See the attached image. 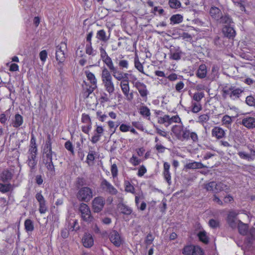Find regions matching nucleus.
Masks as SVG:
<instances>
[{"label":"nucleus","instance_id":"obj_1","mask_svg":"<svg viewBox=\"0 0 255 255\" xmlns=\"http://www.w3.org/2000/svg\"><path fill=\"white\" fill-rule=\"evenodd\" d=\"M171 131L177 139L181 141L188 140L191 139L196 142L198 140V136L195 132H191L187 127L183 126L174 125L172 127Z\"/></svg>","mask_w":255,"mask_h":255},{"label":"nucleus","instance_id":"obj_2","mask_svg":"<svg viewBox=\"0 0 255 255\" xmlns=\"http://www.w3.org/2000/svg\"><path fill=\"white\" fill-rule=\"evenodd\" d=\"M102 84L105 90L109 95H112L115 91V87L113 81V78L109 70L104 67L101 73Z\"/></svg>","mask_w":255,"mask_h":255},{"label":"nucleus","instance_id":"obj_3","mask_svg":"<svg viewBox=\"0 0 255 255\" xmlns=\"http://www.w3.org/2000/svg\"><path fill=\"white\" fill-rule=\"evenodd\" d=\"M66 49L67 44L65 42L60 43L56 47L55 58L58 61L57 70L60 73L62 72L63 63L66 59L65 51Z\"/></svg>","mask_w":255,"mask_h":255},{"label":"nucleus","instance_id":"obj_4","mask_svg":"<svg viewBox=\"0 0 255 255\" xmlns=\"http://www.w3.org/2000/svg\"><path fill=\"white\" fill-rule=\"evenodd\" d=\"M53 154L55 155V153L52 151V149H43L42 159L43 163L45 164L47 169L52 172H54L55 171L52 161Z\"/></svg>","mask_w":255,"mask_h":255},{"label":"nucleus","instance_id":"obj_5","mask_svg":"<svg viewBox=\"0 0 255 255\" xmlns=\"http://www.w3.org/2000/svg\"><path fill=\"white\" fill-rule=\"evenodd\" d=\"M223 92V96L224 98H226V96L228 95L231 99L235 100L240 98L241 94L243 92V90L241 88L231 86L230 87L226 86L224 87Z\"/></svg>","mask_w":255,"mask_h":255},{"label":"nucleus","instance_id":"obj_6","mask_svg":"<svg viewBox=\"0 0 255 255\" xmlns=\"http://www.w3.org/2000/svg\"><path fill=\"white\" fill-rule=\"evenodd\" d=\"M93 196V190L88 187H81L77 194V198L79 201L85 202L90 201Z\"/></svg>","mask_w":255,"mask_h":255},{"label":"nucleus","instance_id":"obj_7","mask_svg":"<svg viewBox=\"0 0 255 255\" xmlns=\"http://www.w3.org/2000/svg\"><path fill=\"white\" fill-rule=\"evenodd\" d=\"M79 211L81 214V218L84 221L88 223L93 222L94 217L92 215L90 209L87 204L84 203H81Z\"/></svg>","mask_w":255,"mask_h":255},{"label":"nucleus","instance_id":"obj_8","mask_svg":"<svg viewBox=\"0 0 255 255\" xmlns=\"http://www.w3.org/2000/svg\"><path fill=\"white\" fill-rule=\"evenodd\" d=\"M105 205V198L102 196L95 197L92 202V208L94 213L102 211Z\"/></svg>","mask_w":255,"mask_h":255},{"label":"nucleus","instance_id":"obj_9","mask_svg":"<svg viewBox=\"0 0 255 255\" xmlns=\"http://www.w3.org/2000/svg\"><path fill=\"white\" fill-rule=\"evenodd\" d=\"M182 52L178 46L171 45L169 47V58L174 60H179L181 58Z\"/></svg>","mask_w":255,"mask_h":255},{"label":"nucleus","instance_id":"obj_10","mask_svg":"<svg viewBox=\"0 0 255 255\" xmlns=\"http://www.w3.org/2000/svg\"><path fill=\"white\" fill-rule=\"evenodd\" d=\"M101 188L112 195H116L118 190L106 179H103L100 184Z\"/></svg>","mask_w":255,"mask_h":255},{"label":"nucleus","instance_id":"obj_11","mask_svg":"<svg viewBox=\"0 0 255 255\" xmlns=\"http://www.w3.org/2000/svg\"><path fill=\"white\" fill-rule=\"evenodd\" d=\"M109 238L112 244L116 247H120L122 243V240L119 233L115 230L111 231L109 235Z\"/></svg>","mask_w":255,"mask_h":255},{"label":"nucleus","instance_id":"obj_12","mask_svg":"<svg viewBox=\"0 0 255 255\" xmlns=\"http://www.w3.org/2000/svg\"><path fill=\"white\" fill-rule=\"evenodd\" d=\"M241 124L249 129L255 128V118L246 116L242 120Z\"/></svg>","mask_w":255,"mask_h":255},{"label":"nucleus","instance_id":"obj_13","mask_svg":"<svg viewBox=\"0 0 255 255\" xmlns=\"http://www.w3.org/2000/svg\"><path fill=\"white\" fill-rule=\"evenodd\" d=\"M133 85L137 89L141 97L146 98L148 94V91L146 85L144 83L139 81H137L136 82H133Z\"/></svg>","mask_w":255,"mask_h":255},{"label":"nucleus","instance_id":"obj_14","mask_svg":"<svg viewBox=\"0 0 255 255\" xmlns=\"http://www.w3.org/2000/svg\"><path fill=\"white\" fill-rule=\"evenodd\" d=\"M236 218V214L234 212H230L227 217V222L229 225L233 229L236 228L238 227L239 223L240 222Z\"/></svg>","mask_w":255,"mask_h":255},{"label":"nucleus","instance_id":"obj_15","mask_svg":"<svg viewBox=\"0 0 255 255\" xmlns=\"http://www.w3.org/2000/svg\"><path fill=\"white\" fill-rule=\"evenodd\" d=\"M83 246L87 248H90L94 244V240L90 234L85 233L82 239Z\"/></svg>","mask_w":255,"mask_h":255},{"label":"nucleus","instance_id":"obj_16","mask_svg":"<svg viewBox=\"0 0 255 255\" xmlns=\"http://www.w3.org/2000/svg\"><path fill=\"white\" fill-rule=\"evenodd\" d=\"M225 134L224 130L219 127H215L212 129V136L216 137L217 139L223 138Z\"/></svg>","mask_w":255,"mask_h":255},{"label":"nucleus","instance_id":"obj_17","mask_svg":"<svg viewBox=\"0 0 255 255\" xmlns=\"http://www.w3.org/2000/svg\"><path fill=\"white\" fill-rule=\"evenodd\" d=\"M222 14L221 10L216 6H212L210 10V14L211 16L215 19L217 21L220 18V16Z\"/></svg>","mask_w":255,"mask_h":255},{"label":"nucleus","instance_id":"obj_18","mask_svg":"<svg viewBox=\"0 0 255 255\" xmlns=\"http://www.w3.org/2000/svg\"><path fill=\"white\" fill-rule=\"evenodd\" d=\"M223 32L224 35L228 38H233L236 35V31L231 26H226L223 28Z\"/></svg>","mask_w":255,"mask_h":255},{"label":"nucleus","instance_id":"obj_19","mask_svg":"<svg viewBox=\"0 0 255 255\" xmlns=\"http://www.w3.org/2000/svg\"><path fill=\"white\" fill-rule=\"evenodd\" d=\"M120 87L122 91L126 97H128L129 92V86L128 84V80H124L120 83Z\"/></svg>","mask_w":255,"mask_h":255},{"label":"nucleus","instance_id":"obj_20","mask_svg":"<svg viewBox=\"0 0 255 255\" xmlns=\"http://www.w3.org/2000/svg\"><path fill=\"white\" fill-rule=\"evenodd\" d=\"M118 208L120 209L121 213L125 215H129L132 212V210L130 207L124 203L119 204Z\"/></svg>","mask_w":255,"mask_h":255},{"label":"nucleus","instance_id":"obj_21","mask_svg":"<svg viewBox=\"0 0 255 255\" xmlns=\"http://www.w3.org/2000/svg\"><path fill=\"white\" fill-rule=\"evenodd\" d=\"M254 241H255V228H252L250 229L249 234L245 242L248 246H251Z\"/></svg>","mask_w":255,"mask_h":255},{"label":"nucleus","instance_id":"obj_22","mask_svg":"<svg viewBox=\"0 0 255 255\" xmlns=\"http://www.w3.org/2000/svg\"><path fill=\"white\" fill-rule=\"evenodd\" d=\"M111 72L112 73V75L118 81L124 80L123 77V72L120 71H119L118 68L116 67H113L111 70Z\"/></svg>","mask_w":255,"mask_h":255},{"label":"nucleus","instance_id":"obj_23","mask_svg":"<svg viewBox=\"0 0 255 255\" xmlns=\"http://www.w3.org/2000/svg\"><path fill=\"white\" fill-rule=\"evenodd\" d=\"M96 37L102 41L107 42L110 39V34L107 35L106 31L104 29H101L97 32Z\"/></svg>","mask_w":255,"mask_h":255},{"label":"nucleus","instance_id":"obj_24","mask_svg":"<svg viewBox=\"0 0 255 255\" xmlns=\"http://www.w3.org/2000/svg\"><path fill=\"white\" fill-rule=\"evenodd\" d=\"M207 75V67L205 64L201 65L196 73V75L198 77L202 79L205 78Z\"/></svg>","mask_w":255,"mask_h":255},{"label":"nucleus","instance_id":"obj_25","mask_svg":"<svg viewBox=\"0 0 255 255\" xmlns=\"http://www.w3.org/2000/svg\"><path fill=\"white\" fill-rule=\"evenodd\" d=\"M217 22L219 23L230 24L232 22V18L228 14L223 15L222 14L218 19Z\"/></svg>","mask_w":255,"mask_h":255},{"label":"nucleus","instance_id":"obj_26","mask_svg":"<svg viewBox=\"0 0 255 255\" xmlns=\"http://www.w3.org/2000/svg\"><path fill=\"white\" fill-rule=\"evenodd\" d=\"M22 123V117L18 114H16L14 117V120L12 123V126L14 128H17L21 126Z\"/></svg>","mask_w":255,"mask_h":255},{"label":"nucleus","instance_id":"obj_27","mask_svg":"<svg viewBox=\"0 0 255 255\" xmlns=\"http://www.w3.org/2000/svg\"><path fill=\"white\" fill-rule=\"evenodd\" d=\"M238 231L240 234L245 235L248 230V225L241 221H240L238 226Z\"/></svg>","mask_w":255,"mask_h":255},{"label":"nucleus","instance_id":"obj_28","mask_svg":"<svg viewBox=\"0 0 255 255\" xmlns=\"http://www.w3.org/2000/svg\"><path fill=\"white\" fill-rule=\"evenodd\" d=\"M12 177V173L8 170H4L1 174V178L3 182H7L11 180Z\"/></svg>","mask_w":255,"mask_h":255},{"label":"nucleus","instance_id":"obj_29","mask_svg":"<svg viewBox=\"0 0 255 255\" xmlns=\"http://www.w3.org/2000/svg\"><path fill=\"white\" fill-rule=\"evenodd\" d=\"M216 182L211 181L207 183H205L204 184V188L207 191L212 192L216 193Z\"/></svg>","mask_w":255,"mask_h":255},{"label":"nucleus","instance_id":"obj_30","mask_svg":"<svg viewBox=\"0 0 255 255\" xmlns=\"http://www.w3.org/2000/svg\"><path fill=\"white\" fill-rule=\"evenodd\" d=\"M88 80L90 82L91 85L97 86V80L93 73L89 71H85Z\"/></svg>","mask_w":255,"mask_h":255},{"label":"nucleus","instance_id":"obj_31","mask_svg":"<svg viewBox=\"0 0 255 255\" xmlns=\"http://www.w3.org/2000/svg\"><path fill=\"white\" fill-rule=\"evenodd\" d=\"M229 190V187H228L226 184L222 182L216 183V193H218L223 191H225L226 192H228Z\"/></svg>","mask_w":255,"mask_h":255},{"label":"nucleus","instance_id":"obj_32","mask_svg":"<svg viewBox=\"0 0 255 255\" xmlns=\"http://www.w3.org/2000/svg\"><path fill=\"white\" fill-rule=\"evenodd\" d=\"M238 154L240 158L244 159H247L248 161H252L254 160L255 157V154H253V152L251 154H249L243 151H240Z\"/></svg>","mask_w":255,"mask_h":255},{"label":"nucleus","instance_id":"obj_33","mask_svg":"<svg viewBox=\"0 0 255 255\" xmlns=\"http://www.w3.org/2000/svg\"><path fill=\"white\" fill-rule=\"evenodd\" d=\"M186 168L188 169H200L205 167V166L201 162H193L187 164Z\"/></svg>","mask_w":255,"mask_h":255},{"label":"nucleus","instance_id":"obj_34","mask_svg":"<svg viewBox=\"0 0 255 255\" xmlns=\"http://www.w3.org/2000/svg\"><path fill=\"white\" fill-rule=\"evenodd\" d=\"M171 23L178 24L182 22L183 16L179 14L173 15L170 18Z\"/></svg>","mask_w":255,"mask_h":255},{"label":"nucleus","instance_id":"obj_35","mask_svg":"<svg viewBox=\"0 0 255 255\" xmlns=\"http://www.w3.org/2000/svg\"><path fill=\"white\" fill-rule=\"evenodd\" d=\"M198 237L200 241L203 243L207 244L209 242V238L207 236L205 231H200L198 234Z\"/></svg>","mask_w":255,"mask_h":255},{"label":"nucleus","instance_id":"obj_36","mask_svg":"<svg viewBox=\"0 0 255 255\" xmlns=\"http://www.w3.org/2000/svg\"><path fill=\"white\" fill-rule=\"evenodd\" d=\"M27 163L30 168V172L34 173L36 170V165L37 164V160H27Z\"/></svg>","mask_w":255,"mask_h":255},{"label":"nucleus","instance_id":"obj_37","mask_svg":"<svg viewBox=\"0 0 255 255\" xmlns=\"http://www.w3.org/2000/svg\"><path fill=\"white\" fill-rule=\"evenodd\" d=\"M25 229L27 232H31L34 230L32 221L30 219H26L24 222Z\"/></svg>","mask_w":255,"mask_h":255},{"label":"nucleus","instance_id":"obj_38","mask_svg":"<svg viewBox=\"0 0 255 255\" xmlns=\"http://www.w3.org/2000/svg\"><path fill=\"white\" fill-rule=\"evenodd\" d=\"M134 67L139 71L140 72L144 74L143 71V67L141 63L139 62V58L137 56L134 58Z\"/></svg>","mask_w":255,"mask_h":255},{"label":"nucleus","instance_id":"obj_39","mask_svg":"<svg viewBox=\"0 0 255 255\" xmlns=\"http://www.w3.org/2000/svg\"><path fill=\"white\" fill-rule=\"evenodd\" d=\"M192 109L191 111L194 113H197L200 112L202 108V105L200 103L192 102Z\"/></svg>","mask_w":255,"mask_h":255},{"label":"nucleus","instance_id":"obj_40","mask_svg":"<svg viewBox=\"0 0 255 255\" xmlns=\"http://www.w3.org/2000/svg\"><path fill=\"white\" fill-rule=\"evenodd\" d=\"M139 113L144 117H149L150 112L149 109L146 106H141L139 109Z\"/></svg>","mask_w":255,"mask_h":255},{"label":"nucleus","instance_id":"obj_41","mask_svg":"<svg viewBox=\"0 0 255 255\" xmlns=\"http://www.w3.org/2000/svg\"><path fill=\"white\" fill-rule=\"evenodd\" d=\"M205 94L203 92H196L193 96L194 102L200 103V101L204 97Z\"/></svg>","mask_w":255,"mask_h":255},{"label":"nucleus","instance_id":"obj_42","mask_svg":"<svg viewBox=\"0 0 255 255\" xmlns=\"http://www.w3.org/2000/svg\"><path fill=\"white\" fill-rule=\"evenodd\" d=\"M102 61L107 66L110 70L115 67L112 60L109 56L102 59Z\"/></svg>","mask_w":255,"mask_h":255},{"label":"nucleus","instance_id":"obj_43","mask_svg":"<svg viewBox=\"0 0 255 255\" xmlns=\"http://www.w3.org/2000/svg\"><path fill=\"white\" fill-rule=\"evenodd\" d=\"M191 255H203L202 250L198 246L192 245Z\"/></svg>","mask_w":255,"mask_h":255},{"label":"nucleus","instance_id":"obj_44","mask_svg":"<svg viewBox=\"0 0 255 255\" xmlns=\"http://www.w3.org/2000/svg\"><path fill=\"white\" fill-rule=\"evenodd\" d=\"M85 50L86 54L89 55L95 56L96 54V51L93 48L92 44H87Z\"/></svg>","mask_w":255,"mask_h":255},{"label":"nucleus","instance_id":"obj_45","mask_svg":"<svg viewBox=\"0 0 255 255\" xmlns=\"http://www.w3.org/2000/svg\"><path fill=\"white\" fill-rule=\"evenodd\" d=\"M97 86L91 85L89 88L84 89V96L87 98L97 88Z\"/></svg>","mask_w":255,"mask_h":255},{"label":"nucleus","instance_id":"obj_46","mask_svg":"<svg viewBox=\"0 0 255 255\" xmlns=\"http://www.w3.org/2000/svg\"><path fill=\"white\" fill-rule=\"evenodd\" d=\"M169 4L172 8H178L181 7V2L178 0H169Z\"/></svg>","mask_w":255,"mask_h":255},{"label":"nucleus","instance_id":"obj_47","mask_svg":"<svg viewBox=\"0 0 255 255\" xmlns=\"http://www.w3.org/2000/svg\"><path fill=\"white\" fill-rule=\"evenodd\" d=\"M11 187L10 184H4L0 183V192L5 193L10 191Z\"/></svg>","mask_w":255,"mask_h":255},{"label":"nucleus","instance_id":"obj_48","mask_svg":"<svg viewBox=\"0 0 255 255\" xmlns=\"http://www.w3.org/2000/svg\"><path fill=\"white\" fill-rule=\"evenodd\" d=\"M210 117L207 114H203L200 115L198 117V120L197 122L201 124L202 125H204V123H207L209 120Z\"/></svg>","mask_w":255,"mask_h":255},{"label":"nucleus","instance_id":"obj_49","mask_svg":"<svg viewBox=\"0 0 255 255\" xmlns=\"http://www.w3.org/2000/svg\"><path fill=\"white\" fill-rule=\"evenodd\" d=\"M96 152L93 150H89L87 156V162L89 164L90 162H92L95 160V155Z\"/></svg>","mask_w":255,"mask_h":255},{"label":"nucleus","instance_id":"obj_50","mask_svg":"<svg viewBox=\"0 0 255 255\" xmlns=\"http://www.w3.org/2000/svg\"><path fill=\"white\" fill-rule=\"evenodd\" d=\"M64 146L67 150L69 151L72 153V155L74 154V147L72 142L70 141H67L65 143Z\"/></svg>","mask_w":255,"mask_h":255},{"label":"nucleus","instance_id":"obj_51","mask_svg":"<svg viewBox=\"0 0 255 255\" xmlns=\"http://www.w3.org/2000/svg\"><path fill=\"white\" fill-rule=\"evenodd\" d=\"M246 102L250 106L255 107V99L252 96H248L246 98Z\"/></svg>","mask_w":255,"mask_h":255},{"label":"nucleus","instance_id":"obj_52","mask_svg":"<svg viewBox=\"0 0 255 255\" xmlns=\"http://www.w3.org/2000/svg\"><path fill=\"white\" fill-rule=\"evenodd\" d=\"M154 240V237H153L151 233H149L147 234L145 240V244L147 246H149L152 243Z\"/></svg>","mask_w":255,"mask_h":255},{"label":"nucleus","instance_id":"obj_53","mask_svg":"<svg viewBox=\"0 0 255 255\" xmlns=\"http://www.w3.org/2000/svg\"><path fill=\"white\" fill-rule=\"evenodd\" d=\"M192 250V245L185 246L183 250L182 254L184 255H191V251Z\"/></svg>","mask_w":255,"mask_h":255},{"label":"nucleus","instance_id":"obj_54","mask_svg":"<svg viewBox=\"0 0 255 255\" xmlns=\"http://www.w3.org/2000/svg\"><path fill=\"white\" fill-rule=\"evenodd\" d=\"M129 162L134 166H136L141 162V160L138 159L137 157L134 155H132V156L130 158Z\"/></svg>","mask_w":255,"mask_h":255},{"label":"nucleus","instance_id":"obj_55","mask_svg":"<svg viewBox=\"0 0 255 255\" xmlns=\"http://www.w3.org/2000/svg\"><path fill=\"white\" fill-rule=\"evenodd\" d=\"M46 202L39 203V211L41 214H44L47 211V207L46 205Z\"/></svg>","mask_w":255,"mask_h":255},{"label":"nucleus","instance_id":"obj_56","mask_svg":"<svg viewBox=\"0 0 255 255\" xmlns=\"http://www.w3.org/2000/svg\"><path fill=\"white\" fill-rule=\"evenodd\" d=\"M209 224L212 228H217L219 227L220 222L216 220L211 219L209 220Z\"/></svg>","mask_w":255,"mask_h":255},{"label":"nucleus","instance_id":"obj_57","mask_svg":"<svg viewBox=\"0 0 255 255\" xmlns=\"http://www.w3.org/2000/svg\"><path fill=\"white\" fill-rule=\"evenodd\" d=\"M39 57L42 62L43 63L45 62L47 58V52L46 50H42L39 53Z\"/></svg>","mask_w":255,"mask_h":255},{"label":"nucleus","instance_id":"obj_58","mask_svg":"<svg viewBox=\"0 0 255 255\" xmlns=\"http://www.w3.org/2000/svg\"><path fill=\"white\" fill-rule=\"evenodd\" d=\"M125 190L126 191L130 193H133L134 192V188L133 186L131 185L129 182H125Z\"/></svg>","mask_w":255,"mask_h":255},{"label":"nucleus","instance_id":"obj_59","mask_svg":"<svg viewBox=\"0 0 255 255\" xmlns=\"http://www.w3.org/2000/svg\"><path fill=\"white\" fill-rule=\"evenodd\" d=\"M110 95H108V94L106 93H103L101 94V97H100V100H101V102L102 103H105V102H109L110 101Z\"/></svg>","mask_w":255,"mask_h":255},{"label":"nucleus","instance_id":"obj_60","mask_svg":"<svg viewBox=\"0 0 255 255\" xmlns=\"http://www.w3.org/2000/svg\"><path fill=\"white\" fill-rule=\"evenodd\" d=\"M222 122H223V124L230 125L232 123V120L231 117L228 115H225L223 117Z\"/></svg>","mask_w":255,"mask_h":255},{"label":"nucleus","instance_id":"obj_61","mask_svg":"<svg viewBox=\"0 0 255 255\" xmlns=\"http://www.w3.org/2000/svg\"><path fill=\"white\" fill-rule=\"evenodd\" d=\"M163 175L164 179L167 182L169 185H170L171 181V175L169 171H163Z\"/></svg>","mask_w":255,"mask_h":255},{"label":"nucleus","instance_id":"obj_62","mask_svg":"<svg viewBox=\"0 0 255 255\" xmlns=\"http://www.w3.org/2000/svg\"><path fill=\"white\" fill-rule=\"evenodd\" d=\"M85 181L83 178L78 177L76 180V187L77 188L83 187L82 186L85 184Z\"/></svg>","mask_w":255,"mask_h":255},{"label":"nucleus","instance_id":"obj_63","mask_svg":"<svg viewBox=\"0 0 255 255\" xmlns=\"http://www.w3.org/2000/svg\"><path fill=\"white\" fill-rule=\"evenodd\" d=\"M82 122L85 124H91V120L89 116L85 114L82 116Z\"/></svg>","mask_w":255,"mask_h":255},{"label":"nucleus","instance_id":"obj_64","mask_svg":"<svg viewBox=\"0 0 255 255\" xmlns=\"http://www.w3.org/2000/svg\"><path fill=\"white\" fill-rule=\"evenodd\" d=\"M119 66L121 68H126L127 69L128 66V62L126 60H120L119 62Z\"/></svg>","mask_w":255,"mask_h":255}]
</instances>
